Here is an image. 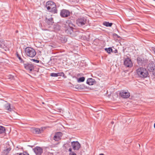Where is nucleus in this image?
<instances>
[{"instance_id":"ddd939ff","label":"nucleus","mask_w":155,"mask_h":155,"mask_svg":"<svg viewBox=\"0 0 155 155\" xmlns=\"http://www.w3.org/2000/svg\"><path fill=\"white\" fill-rule=\"evenodd\" d=\"M70 12L66 10H62L60 13V15L63 17H67L70 15Z\"/></svg>"},{"instance_id":"393cba45","label":"nucleus","mask_w":155,"mask_h":155,"mask_svg":"<svg viewBox=\"0 0 155 155\" xmlns=\"http://www.w3.org/2000/svg\"><path fill=\"white\" fill-rule=\"evenodd\" d=\"M105 50L107 52V53H110V52L112 51V49L111 48H106L105 49Z\"/></svg>"},{"instance_id":"20e7f679","label":"nucleus","mask_w":155,"mask_h":155,"mask_svg":"<svg viewBox=\"0 0 155 155\" xmlns=\"http://www.w3.org/2000/svg\"><path fill=\"white\" fill-rule=\"evenodd\" d=\"M26 54L29 57L33 58L36 54V52L34 49L30 47L26 48L25 49Z\"/></svg>"},{"instance_id":"e433bc0d","label":"nucleus","mask_w":155,"mask_h":155,"mask_svg":"<svg viewBox=\"0 0 155 155\" xmlns=\"http://www.w3.org/2000/svg\"><path fill=\"white\" fill-rule=\"evenodd\" d=\"M99 155H104V154L103 153H101L99 154Z\"/></svg>"},{"instance_id":"f8f14e48","label":"nucleus","mask_w":155,"mask_h":155,"mask_svg":"<svg viewBox=\"0 0 155 155\" xmlns=\"http://www.w3.org/2000/svg\"><path fill=\"white\" fill-rule=\"evenodd\" d=\"M62 134L61 132H58L55 133L53 137V139L56 141L60 140L62 136Z\"/></svg>"},{"instance_id":"f704fd0d","label":"nucleus","mask_w":155,"mask_h":155,"mask_svg":"<svg viewBox=\"0 0 155 155\" xmlns=\"http://www.w3.org/2000/svg\"><path fill=\"white\" fill-rule=\"evenodd\" d=\"M114 122L113 121H112V122H111V124H114Z\"/></svg>"},{"instance_id":"2eb2a0df","label":"nucleus","mask_w":155,"mask_h":155,"mask_svg":"<svg viewBox=\"0 0 155 155\" xmlns=\"http://www.w3.org/2000/svg\"><path fill=\"white\" fill-rule=\"evenodd\" d=\"M50 75L53 77H57L58 76H64V74L63 72H59L57 73H53L51 74Z\"/></svg>"},{"instance_id":"4c0bfd02","label":"nucleus","mask_w":155,"mask_h":155,"mask_svg":"<svg viewBox=\"0 0 155 155\" xmlns=\"http://www.w3.org/2000/svg\"><path fill=\"white\" fill-rule=\"evenodd\" d=\"M153 50V51H154V53H155V48Z\"/></svg>"},{"instance_id":"cd10ccee","label":"nucleus","mask_w":155,"mask_h":155,"mask_svg":"<svg viewBox=\"0 0 155 155\" xmlns=\"http://www.w3.org/2000/svg\"><path fill=\"white\" fill-rule=\"evenodd\" d=\"M19 155H29L28 154L26 153H21Z\"/></svg>"},{"instance_id":"7c9ffc66","label":"nucleus","mask_w":155,"mask_h":155,"mask_svg":"<svg viewBox=\"0 0 155 155\" xmlns=\"http://www.w3.org/2000/svg\"><path fill=\"white\" fill-rule=\"evenodd\" d=\"M72 149H71V148H70L69 149V151L70 152H70H72Z\"/></svg>"},{"instance_id":"1a4fd4ad","label":"nucleus","mask_w":155,"mask_h":155,"mask_svg":"<svg viewBox=\"0 0 155 155\" xmlns=\"http://www.w3.org/2000/svg\"><path fill=\"white\" fill-rule=\"evenodd\" d=\"M31 130L32 133L35 134H38L42 133L43 131V128H36L32 127L31 129Z\"/></svg>"},{"instance_id":"aec40b11","label":"nucleus","mask_w":155,"mask_h":155,"mask_svg":"<svg viewBox=\"0 0 155 155\" xmlns=\"http://www.w3.org/2000/svg\"><path fill=\"white\" fill-rule=\"evenodd\" d=\"M5 47V44L4 40L0 39V47L4 48Z\"/></svg>"},{"instance_id":"c756f323","label":"nucleus","mask_w":155,"mask_h":155,"mask_svg":"<svg viewBox=\"0 0 155 155\" xmlns=\"http://www.w3.org/2000/svg\"><path fill=\"white\" fill-rule=\"evenodd\" d=\"M17 56L20 60H22V59L21 58V57L19 56V55L18 54H17Z\"/></svg>"},{"instance_id":"c9c22d12","label":"nucleus","mask_w":155,"mask_h":155,"mask_svg":"<svg viewBox=\"0 0 155 155\" xmlns=\"http://www.w3.org/2000/svg\"><path fill=\"white\" fill-rule=\"evenodd\" d=\"M153 74L155 76V71H154V72H153Z\"/></svg>"},{"instance_id":"dca6fc26","label":"nucleus","mask_w":155,"mask_h":155,"mask_svg":"<svg viewBox=\"0 0 155 155\" xmlns=\"http://www.w3.org/2000/svg\"><path fill=\"white\" fill-rule=\"evenodd\" d=\"M87 83L89 85H92L95 83V81L94 79L89 78L87 80Z\"/></svg>"},{"instance_id":"b1692460","label":"nucleus","mask_w":155,"mask_h":155,"mask_svg":"<svg viewBox=\"0 0 155 155\" xmlns=\"http://www.w3.org/2000/svg\"><path fill=\"white\" fill-rule=\"evenodd\" d=\"M85 80V78L84 77H82L79 78L78 80V82H82L84 81Z\"/></svg>"},{"instance_id":"c85d7f7f","label":"nucleus","mask_w":155,"mask_h":155,"mask_svg":"<svg viewBox=\"0 0 155 155\" xmlns=\"http://www.w3.org/2000/svg\"><path fill=\"white\" fill-rule=\"evenodd\" d=\"M70 155H76L74 152H71L70 153Z\"/></svg>"},{"instance_id":"4be33fe9","label":"nucleus","mask_w":155,"mask_h":155,"mask_svg":"<svg viewBox=\"0 0 155 155\" xmlns=\"http://www.w3.org/2000/svg\"><path fill=\"white\" fill-rule=\"evenodd\" d=\"M103 25L107 27H111L112 25V23H110L108 22L105 21L103 23Z\"/></svg>"},{"instance_id":"412c9836","label":"nucleus","mask_w":155,"mask_h":155,"mask_svg":"<svg viewBox=\"0 0 155 155\" xmlns=\"http://www.w3.org/2000/svg\"><path fill=\"white\" fill-rule=\"evenodd\" d=\"M137 61L138 64L140 65L142 64L144 61L140 57H138Z\"/></svg>"},{"instance_id":"473e14b6","label":"nucleus","mask_w":155,"mask_h":155,"mask_svg":"<svg viewBox=\"0 0 155 155\" xmlns=\"http://www.w3.org/2000/svg\"><path fill=\"white\" fill-rule=\"evenodd\" d=\"M114 52L115 53H117V49H116L115 50V51H114Z\"/></svg>"},{"instance_id":"a211bd4d","label":"nucleus","mask_w":155,"mask_h":155,"mask_svg":"<svg viewBox=\"0 0 155 155\" xmlns=\"http://www.w3.org/2000/svg\"><path fill=\"white\" fill-rule=\"evenodd\" d=\"M11 150V149L9 147L5 149L2 152V155H7Z\"/></svg>"},{"instance_id":"f257e3e1","label":"nucleus","mask_w":155,"mask_h":155,"mask_svg":"<svg viewBox=\"0 0 155 155\" xmlns=\"http://www.w3.org/2000/svg\"><path fill=\"white\" fill-rule=\"evenodd\" d=\"M46 7L47 9L53 13H56L57 10L54 3L52 1H48L46 3Z\"/></svg>"},{"instance_id":"ea45409f","label":"nucleus","mask_w":155,"mask_h":155,"mask_svg":"<svg viewBox=\"0 0 155 155\" xmlns=\"http://www.w3.org/2000/svg\"><path fill=\"white\" fill-rule=\"evenodd\" d=\"M18 32V31H16V32Z\"/></svg>"},{"instance_id":"423d86ee","label":"nucleus","mask_w":155,"mask_h":155,"mask_svg":"<svg viewBox=\"0 0 155 155\" xmlns=\"http://www.w3.org/2000/svg\"><path fill=\"white\" fill-rule=\"evenodd\" d=\"M124 65L126 67L131 68L133 66V63L131 59L127 57L124 59Z\"/></svg>"},{"instance_id":"72a5a7b5","label":"nucleus","mask_w":155,"mask_h":155,"mask_svg":"<svg viewBox=\"0 0 155 155\" xmlns=\"http://www.w3.org/2000/svg\"><path fill=\"white\" fill-rule=\"evenodd\" d=\"M48 155H53V154L50 153H48Z\"/></svg>"},{"instance_id":"79ce46f5","label":"nucleus","mask_w":155,"mask_h":155,"mask_svg":"<svg viewBox=\"0 0 155 155\" xmlns=\"http://www.w3.org/2000/svg\"><path fill=\"white\" fill-rule=\"evenodd\" d=\"M153 0L155 1V0Z\"/></svg>"},{"instance_id":"f03ea898","label":"nucleus","mask_w":155,"mask_h":155,"mask_svg":"<svg viewBox=\"0 0 155 155\" xmlns=\"http://www.w3.org/2000/svg\"><path fill=\"white\" fill-rule=\"evenodd\" d=\"M136 71L138 75L141 78H146L148 74V72L147 69L143 67L138 68Z\"/></svg>"},{"instance_id":"f3484780","label":"nucleus","mask_w":155,"mask_h":155,"mask_svg":"<svg viewBox=\"0 0 155 155\" xmlns=\"http://www.w3.org/2000/svg\"><path fill=\"white\" fill-rule=\"evenodd\" d=\"M46 22L49 25H52L54 23L53 19L51 18L49 19L46 18Z\"/></svg>"},{"instance_id":"0eeeda50","label":"nucleus","mask_w":155,"mask_h":155,"mask_svg":"<svg viewBox=\"0 0 155 155\" xmlns=\"http://www.w3.org/2000/svg\"><path fill=\"white\" fill-rule=\"evenodd\" d=\"M119 95L124 98H127L130 96V93L124 90H122L119 92Z\"/></svg>"},{"instance_id":"58836bf2","label":"nucleus","mask_w":155,"mask_h":155,"mask_svg":"<svg viewBox=\"0 0 155 155\" xmlns=\"http://www.w3.org/2000/svg\"><path fill=\"white\" fill-rule=\"evenodd\" d=\"M154 127L155 128V123L154 124Z\"/></svg>"},{"instance_id":"4468645a","label":"nucleus","mask_w":155,"mask_h":155,"mask_svg":"<svg viewBox=\"0 0 155 155\" xmlns=\"http://www.w3.org/2000/svg\"><path fill=\"white\" fill-rule=\"evenodd\" d=\"M33 150L37 155H41L43 152L42 149L38 147H36L33 149Z\"/></svg>"},{"instance_id":"6e6552de","label":"nucleus","mask_w":155,"mask_h":155,"mask_svg":"<svg viewBox=\"0 0 155 155\" xmlns=\"http://www.w3.org/2000/svg\"><path fill=\"white\" fill-rule=\"evenodd\" d=\"M147 69L151 72L155 71V63L153 62H150L148 65Z\"/></svg>"},{"instance_id":"a19ab883","label":"nucleus","mask_w":155,"mask_h":155,"mask_svg":"<svg viewBox=\"0 0 155 155\" xmlns=\"http://www.w3.org/2000/svg\"><path fill=\"white\" fill-rule=\"evenodd\" d=\"M42 103H43V104H44V102H43Z\"/></svg>"},{"instance_id":"5701e85b","label":"nucleus","mask_w":155,"mask_h":155,"mask_svg":"<svg viewBox=\"0 0 155 155\" xmlns=\"http://www.w3.org/2000/svg\"><path fill=\"white\" fill-rule=\"evenodd\" d=\"M5 131V128L2 126H0V134L4 133Z\"/></svg>"},{"instance_id":"bb28decb","label":"nucleus","mask_w":155,"mask_h":155,"mask_svg":"<svg viewBox=\"0 0 155 155\" xmlns=\"http://www.w3.org/2000/svg\"><path fill=\"white\" fill-rule=\"evenodd\" d=\"M72 2L76 3L77 2L79 1V0H70Z\"/></svg>"},{"instance_id":"9d476101","label":"nucleus","mask_w":155,"mask_h":155,"mask_svg":"<svg viewBox=\"0 0 155 155\" xmlns=\"http://www.w3.org/2000/svg\"><path fill=\"white\" fill-rule=\"evenodd\" d=\"M71 145L74 150H78L81 147L80 144L78 141H73L72 142Z\"/></svg>"},{"instance_id":"6ab92c4d","label":"nucleus","mask_w":155,"mask_h":155,"mask_svg":"<svg viewBox=\"0 0 155 155\" xmlns=\"http://www.w3.org/2000/svg\"><path fill=\"white\" fill-rule=\"evenodd\" d=\"M5 109L7 110L8 111H11L12 109L11 107L10 104L7 103L5 105Z\"/></svg>"},{"instance_id":"2f4dec72","label":"nucleus","mask_w":155,"mask_h":155,"mask_svg":"<svg viewBox=\"0 0 155 155\" xmlns=\"http://www.w3.org/2000/svg\"><path fill=\"white\" fill-rule=\"evenodd\" d=\"M78 85H76L75 86V88H77L78 89H79V87H78Z\"/></svg>"},{"instance_id":"7ed1b4c3","label":"nucleus","mask_w":155,"mask_h":155,"mask_svg":"<svg viewBox=\"0 0 155 155\" xmlns=\"http://www.w3.org/2000/svg\"><path fill=\"white\" fill-rule=\"evenodd\" d=\"M75 26L71 21H68L65 24V31L68 34H71L73 32V30Z\"/></svg>"},{"instance_id":"39448f33","label":"nucleus","mask_w":155,"mask_h":155,"mask_svg":"<svg viewBox=\"0 0 155 155\" xmlns=\"http://www.w3.org/2000/svg\"><path fill=\"white\" fill-rule=\"evenodd\" d=\"M76 23L78 26L80 27L87 25V24L86 19L84 18H78L76 20Z\"/></svg>"},{"instance_id":"a878e982","label":"nucleus","mask_w":155,"mask_h":155,"mask_svg":"<svg viewBox=\"0 0 155 155\" xmlns=\"http://www.w3.org/2000/svg\"><path fill=\"white\" fill-rule=\"evenodd\" d=\"M32 60L33 62H35L37 63H39V61L38 60L33 59H32Z\"/></svg>"},{"instance_id":"9b49d317","label":"nucleus","mask_w":155,"mask_h":155,"mask_svg":"<svg viewBox=\"0 0 155 155\" xmlns=\"http://www.w3.org/2000/svg\"><path fill=\"white\" fill-rule=\"evenodd\" d=\"M24 65L25 69L30 71H31L34 68L33 65L31 63L24 64Z\"/></svg>"}]
</instances>
